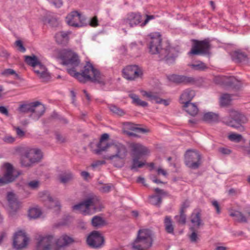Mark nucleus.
<instances>
[{
	"mask_svg": "<svg viewBox=\"0 0 250 250\" xmlns=\"http://www.w3.org/2000/svg\"><path fill=\"white\" fill-rule=\"evenodd\" d=\"M73 178L72 173L70 172H65L59 176L60 182L63 184H66L70 181Z\"/></svg>",
	"mask_w": 250,
	"mask_h": 250,
	"instance_id": "a19ab883",
	"label": "nucleus"
},
{
	"mask_svg": "<svg viewBox=\"0 0 250 250\" xmlns=\"http://www.w3.org/2000/svg\"><path fill=\"white\" fill-rule=\"evenodd\" d=\"M109 108L112 113L119 116H123L125 113L123 109L114 104L109 105Z\"/></svg>",
	"mask_w": 250,
	"mask_h": 250,
	"instance_id": "49530a36",
	"label": "nucleus"
},
{
	"mask_svg": "<svg viewBox=\"0 0 250 250\" xmlns=\"http://www.w3.org/2000/svg\"><path fill=\"white\" fill-rule=\"evenodd\" d=\"M232 99L229 94H224L220 98V104L221 106H226L230 104Z\"/></svg>",
	"mask_w": 250,
	"mask_h": 250,
	"instance_id": "58836bf2",
	"label": "nucleus"
},
{
	"mask_svg": "<svg viewBox=\"0 0 250 250\" xmlns=\"http://www.w3.org/2000/svg\"><path fill=\"white\" fill-rule=\"evenodd\" d=\"M44 22L45 23H48L52 27H58L59 25L58 20L55 17L47 16L44 19Z\"/></svg>",
	"mask_w": 250,
	"mask_h": 250,
	"instance_id": "79ce46f5",
	"label": "nucleus"
},
{
	"mask_svg": "<svg viewBox=\"0 0 250 250\" xmlns=\"http://www.w3.org/2000/svg\"><path fill=\"white\" fill-rule=\"evenodd\" d=\"M46 197L49 203L51 204H53L52 206L54 205V207L56 208V210H60L61 208L60 202L58 201L54 202L53 198L49 194H47Z\"/></svg>",
	"mask_w": 250,
	"mask_h": 250,
	"instance_id": "603ef678",
	"label": "nucleus"
},
{
	"mask_svg": "<svg viewBox=\"0 0 250 250\" xmlns=\"http://www.w3.org/2000/svg\"><path fill=\"white\" fill-rule=\"evenodd\" d=\"M154 234L148 229H140L137 232V237L132 243V248L134 250H147L152 247Z\"/></svg>",
	"mask_w": 250,
	"mask_h": 250,
	"instance_id": "7ed1b4c3",
	"label": "nucleus"
},
{
	"mask_svg": "<svg viewBox=\"0 0 250 250\" xmlns=\"http://www.w3.org/2000/svg\"><path fill=\"white\" fill-rule=\"evenodd\" d=\"M8 210L11 214L16 212L19 208V203L13 192H8L7 195Z\"/></svg>",
	"mask_w": 250,
	"mask_h": 250,
	"instance_id": "a211bd4d",
	"label": "nucleus"
},
{
	"mask_svg": "<svg viewBox=\"0 0 250 250\" xmlns=\"http://www.w3.org/2000/svg\"><path fill=\"white\" fill-rule=\"evenodd\" d=\"M73 241L72 238L66 234H63L55 241V244L58 248H61L68 246Z\"/></svg>",
	"mask_w": 250,
	"mask_h": 250,
	"instance_id": "b1692460",
	"label": "nucleus"
},
{
	"mask_svg": "<svg viewBox=\"0 0 250 250\" xmlns=\"http://www.w3.org/2000/svg\"><path fill=\"white\" fill-rule=\"evenodd\" d=\"M35 73L42 79L43 82H47L50 77L49 73L47 71V69L44 65L41 62L38 63L35 67L33 68Z\"/></svg>",
	"mask_w": 250,
	"mask_h": 250,
	"instance_id": "412c9836",
	"label": "nucleus"
},
{
	"mask_svg": "<svg viewBox=\"0 0 250 250\" xmlns=\"http://www.w3.org/2000/svg\"><path fill=\"white\" fill-rule=\"evenodd\" d=\"M142 21V16L138 12H130L127 14L126 17L124 19L125 25H128L130 27H133L141 24Z\"/></svg>",
	"mask_w": 250,
	"mask_h": 250,
	"instance_id": "ddd939ff",
	"label": "nucleus"
},
{
	"mask_svg": "<svg viewBox=\"0 0 250 250\" xmlns=\"http://www.w3.org/2000/svg\"><path fill=\"white\" fill-rule=\"evenodd\" d=\"M15 45L18 47V50L21 52H24L26 51V49L23 45L22 42L21 40L16 41L15 42Z\"/></svg>",
	"mask_w": 250,
	"mask_h": 250,
	"instance_id": "864d4df0",
	"label": "nucleus"
},
{
	"mask_svg": "<svg viewBox=\"0 0 250 250\" xmlns=\"http://www.w3.org/2000/svg\"><path fill=\"white\" fill-rule=\"evenodd\" d=\"M109 136L107 133H104L102 135L101 138L99 141L102 142H107V140L109 139Z\"/></svg>",
	"mask_w": 250,
	"mask_h": 250,
	"instance_id": "774afa93",
	"label": "nucleus"
},
{
	"mask_svg": "<svg viewBox=\"0 0 250 250\" xmlns=\"http://www.w3.org/2000/svg\"><path fill=\"white\" fill-rule=\"evenodd\" d=\"M111 188V184H106L104 185L101 188L102 191L103 192H108Z\"/></svg>",
	"mask_w": 250,
	"mask_h": 250,
	"instance_id": "680f3d73",
	"label": "nucleus"
},
{
	"mask_svg": "<svg viewBox=\"0 0 250 250\" xmlns=\"http://www.w3.org/2000/svg\"><path fill=\"white\" fill-rule=\"evenodd\" d=\"M154 191L158 195H152L150 197V203L155 206H160L162 203V197L160 195H165L167 192L158 188H155Z\"/></svg>",
	"mask_w": 250,
	"mask_h": 250,
	"instance_id": "393cba45",
	"label": "nucleus"
},
{
	"mask_svg": "<svg viewBox=\"0 0 250 250\" xmlns=\"http://www.w3.org/2000/svg\"><path fill=\"white\" fill-rule=\"evenodd\" d=\"M189 205L187 202H185L182 205L180 211L185 213L186 209L188 207Z\"/></svg>",
	"mask_w": 250,
	"mask_h": 250,
	"instance_id": "338daca9",
	"label": "nucleus"
},
{
	"mask_svg": "<svg viewBox=\"0 0 250 250\" xmlns=\"http://www.w3.org/2000/svg\"><path fill=\"white\" fill-rule=\"evenodd\" d=\"M53 239V236L50 235L43 237L38 243L37 250H50Z\"/></svg>",
	"mask_w": 250,
	"mask_h": 250,
	"instance_id": "4be33fe9",
	"label": "nucleus"
},
{
	"mask_svg": "<svg viewBox=\"0 0 250 250\" xmlns=\"http://www.w3.org/2000/svg\"><path fill=\"white\" fill-rule=\"evenodd\" d=\"M212 205L215 208L217 213L219 214L220 213L221 211H220V205H219L218 202L216 200H214V201H212Z\"/></svg>",
	"mask_w": 250,
	"mask_h": 250,
	"instance_id": "052dcab7",
	"label": "nucleus"
},
{
	"mask_svg": "<svg viewBox=\"0 0 250 250\" xmlns=\"http://www.w3.org/2000/svg\"><path fill=\"white\" fill-rule=\"evenodd\" d=\"M219 119V115L212 112L205 113L203 117V120L204 121L210 124L218 122Z\"/></svg>",
	"mask_w": 250,
	"mask_h": 250,
	"instance_id": "c85d7f7f",
	"label": "nucleus"
},
{
	"mask_svg": "<svg viewBox=\"0 0 250 250\" xmlns=\"http://www.w3.org/2000/svg\"><path fill=\"white\" fill-rule=\"evenodd\" d=\"M183 104H184L183 107L185 110L189 115L195 116L198 113V108L195 104L188 102Z\"/></svg>",
	"mask_w": 250,
	"mask_h": 250,
	"instance_id": "c756f323",
	"label": "nucleus"
},
{
	"mask_svg": "<svg viewBox=\"0 0 250 250\" xmlns=\"http://www.w3.org/2000/svg\"><path fill=\"white\" fill-rule=\"evenodd\" d=\"M190 221L193 224V226L196 229L199 228L201 226H203L204 223L201 219V210L199 209L194 210L190 216Z\"/></svg>",
	"mask_w": 250,
	"mask_h": 250,
	"instance_id": "5701e85b",
	"label": "nucleus"
},
{
	"mask_svg": "<svg viewBox=\"0 0 250 250\" xmlns=\"http://www.w3.org/2000/svg\"><path fill=\"white\" fill-rule=\"evenodd\" d=\"M164 225L166 231L170 234L173 233L174 228L172 224V220L170 216H166L164 220Z\"/></svg>",
	"mask_w": 250,
	"mask_h": 250,
	"instance_id": "c9c22d12",
	"label": "nucleus"
},
{
	"mask_svg": "<svg viewBox=\"0 0 250 250\" xmlns=\"http://www.w3.org/2000/svg\"><path fill=\"white\" fill-rule=\"evenodd\" d=\"M219 151L223 154H229L231 153L230 149L224 147L220 148Z\"/></svg>",
	"mask_w": 250,
	"mask_h": 250,
	"instance_id": "0e129e2a",
	"label": "nucleus"
},
{
	"mask_svg": "<svg viewBox=\"0 0 250 250\" xmlns=\"http://www.w3.org/2000/svg\"><path fill=\"white\" fill-rule=\"evenodd\" d=\"M91 223L94 227H100L106 225L105 221L101 217L99 216H94L91 220Z\"/></svg>",
	"mask_w": 250,
	"mask_h": 250,
	"instance_id": "e433bc0d",
	"label": "nucleus"
},
{
	"mask_svg": "<svg viewBox=\"0 0 250 250\" xmlns=\"http://www.w3.org/2000/svg\"><path fill=\"white\" fill-rule=\"evenodd\" d=\"M4 166L6 171L3 177L8 183L13 181L16 177L13 175V167L12 165L9 163H6Z\"/></svg>",
	"mask_w": 250,
	"mask_h": 250,
	"instance_id": "cd10ccee",
	"label": "nucleus"
},
{
	"mask_svg": "<svg viewBox=\"0 0 250 250\" xmlns=\"http://www.w3.org/2000/svg\"><path fill=\"white\" fill-rule=\"evenodd\" d=\"M31 116L35 120H38L44 113L45 108L43 104L39 101L33 102Z\"/></svg>",
	"mask_w": 250,
	"mask_h": 250,
	"instance_id": "6ab92c4d",
	"label": "nucleus"
},
{
	"mask_svg": "<svg viewBox=\"0 0 250 250\" xmlns=\"http://www.w3.org/2000/svg\"><path fill=\"white\" fill-rule=\"evenodd\" d=\"M146 19L145 20V21L143 22H142V23H141V24H140V26H141V27L145 26L147 24V23L149 22V21L150 20H153L155 18V16L153 15H146Z\"/></svg>",
	"mask_w": 250,
	"mask_h": 250,
	"instance_id": "13d9d810",
	"label": "nucleus"
},
{
	"mask_svg": "<svg viewBox=\"0 0 250 250\" xmlns=\"http://www.w3.org/2000/svg\"><path fill=\"white\" fill-rule=\"evenodd\" d=\"M222 83L227 86L235 90H240L243 86V83L234 77L224 78Z\"/></svg>",
	"mask_w": 250,
	"mask_h": 250,
	"instance_id": "aec40b11",
	"label": "nucleus"
},
{
	"mask_svg": "<svg viewBox=\"0 0 250 250\" xmlns=\"http://www.w3.org/2000/svg\"><path fill=\"white\" fill-rule=\"evenodd\" d=\"M90 25L92 26L95 27L98 25V19L96 17H94L90 21Z\"/></svg>",
	"mask_w": 250,
	"mask_h": 250,
	"instance_id": "e2e57ef3",
	"label": "nucleus"
},
{
	"mask_svg": "<svg viewBox=\"0 0 250 250\" xmlns=\"http://www.w3.org/2000/svg\"><path fill=\"white\" fill-rule=\"evenodd\" d=\"M93 206H94L93 199L89 198L78 204L75 205L72 207V209L74 210L82 212L85 215L88 213L90 207Z\"/></svg>",
	"mask_w": 250,
	"mask_h": 250,
	"instance_id": "dca6fc26",
	"label": "nucleus"
},
{
	"mask_svg": "<svg viewBox=\"0 0 250 250\" xmlns=\"http://www.w3.org/2000/svg\"><path fill=\"white\" fill-rule=\"evenodd\" d=\"M144 95L147 97L150 101L154 102L157 104H160V100L161 98L156 93H153L152 92H145Z\"/></svg>",
	"mask_w": 250,
	"mask_h": 250,
	"instance_id": "37998d69",
	"label": "nucleus"
},
{
	"mask_svg": "<svg viewBox=\"0 0 250 250\" xmlns=\"http://www.w3.org/2000/svg\"><path fill=\"white\" fill-rule=\"evenodd\" d=\"M201 155L195 150H188L185 154V164L191 169H197L201 164Z\"/></svg>",
	"mask_w": 250,
	"mask_h": 250,
	"instance_id": "6e6552de",
	"label": "nucleus"
},
{
	"mask_svg": "<svg viewBox=\"0 0 250 250\" xmlns=\"http://www.w3.org/2000/svg\"><path fill=\"white\" fill-rule=\"evenodd\" d=\"M169 81L176 84H194L196 82V79L192 77H188L185 75L172 74L167 77Z\"/></svg>",
	"mask_w": 250,
	"mask_h": 250,
	"instance_id": "4468645a",
	"label": "nucleus"
},
{
	"mask_svg": "<svg viewBox=\"0 0 250 250\" xmlns=\"http://www.w3.org/2000/svg\"><path fill=\"white\" fill-rule=\"evenodd\" d=\"M174 218L179 224L185 225L186 223L187 216L184 212L180 211V215H176Z\"/></svg>",
	"mask_w": 250,
	"mask_h": 250,
	"instance_id": "a18cd8bd",
	"label": "nucleus"
},
{
	"mask_svg": "<svg viewBox=\"0 0 250 250\" xmlns=\"http://www.w3.org/2000/svg\"><path fill=\"white\" fill-rule=\"evenodd\" d=\"M3 141L7 143H12L15 141V139L11 136H6L3 138Z\"/></svg>",
	"mask_w": 250,
	"mask_h": 250,
	"instance_id": "69168bd1",
	"label": "nucleus"
},
{
	"mask_svg": "<svg viewBox=\"0 0 250 250\" xmlns=\"http://www.w3.org/2000/svg\"><path fill=\"white\" fill-rule=\"evenodd\" d=\"M21 164L22 167H30L33 165L29 158H26L25 157L24 154L21 160Z\"/></svg>",
	"mask_w": 250,
	"mask_h": 250,
	"instance_id": "8fccbe9b",
	"label": "nucleus"
},
{
	"mask_svg": "<svg viewBox=\"0 0 250 250\" xmlns=\"http://www.w3.org/2000/svg\"><path fill=\"white\" fill-rule=\"evenodd\" d=\"M123 76L126 80L134 81L140 78L143 74L141 67L137 65L126 66L122 70Z\"/></svg>",
	"mask_w": 250,
	"mask_h": 250,
	"instance_id": "1a4fd4ad",
	"label": "nucleus"
},
{
	"mask_svg": "<svg viewBox=\"0 0 250 250\" xmlns=\"http://www.w3.org/2000/svg\"><path fill=\"white\" fill-rule=\"evenodd\" d=\"M29 238L26 235L25 232L19 230L13 236V248L17 250H21L26 247Z\"/></svg>",
	"mask_w": 250,
	"mask_h": 250,
	"instance_id": "9b49d317",
	"label": "nucleus"
},
{
	"mask_svg": "<svg viewBox=\"0 0 250 250\" xmlns=\"http://www.w3.org/2000/svg\"><path fill=\"white\" fill-rule=\"evenodd\" d=\"M55 38L57 43L62 45H66L69 41L68 34L63 31L57 33Z\"/></svg>",
	"mask_w": 250,
	"mask_h": 250,
	"instance_id": "bb28decb",
	"label": "nucleus"
},
{
	"mask_svg": "<svg viewBox=\"0 0 250 250\" xmlns=\"http://www.w3.org/2000/svg\"><path fill=\"white\" fill-rule=\"evenodd\" d=\"M129 97L132 100V103L136 105L142 107H146L148 105L147 103L140 100L139 96L135 94H130Z\"/></svg>",
	"mask_w": 250,
	"mask_h": 250,
	"instance_id": "72a5a7b5",
	"label": "nucleus"
},
{
	"mask_svg": "<svg viewBox=\"0 0 250 250\" xmlns=\"http://www.w3.org/2000/svg\"><path fill=\"white\" fill-rule=\"evenodd\" d=\"M248 119L243 114L235 110L230 111L229 116L224 117L222 122L225 125L235 128L244 129L242 124L247 123Z\"/></svg>",
	"mask_w": 250,
	"mask_h": 250,
	"instance_id": "423d86ee",
	"label": "nucleus"
},
{
	"mask_svg": "<svg viewBox=\"0 0 250 250\" xmlns=\"http://www.w3.org/2000/svg\"><path fill=\"white\" fill-rule=\"evenodd\" d=\"M189 66L194 70L198 71H204L208 68L207 65L201 61H196L191 64Z\"/></svg>",
	"mask_w": 250,
	"mask_h": 250,
	"instance_id": "ea45409f",
	"label": "nucleus"
},
{
	"mask_svg": "<svg viewBox=\"0 0 250 250\" xmlns=\"http://www.w3.org/2000/svg\"><path fill=\"white\" fill-rule=\"evenodd\" d=\"M80 83H84L88 81L97 83L101 86L105 84V76L98 69L95 68L89 62H87L83 67V70L79 75Z\"/></svg>",
	"mask_w": 250,
	"mask_h": 250,
	"instance_id": "f03ea898",
	"label": "nucleus"
},
{
	"mask_svg": "<svg viewBox=\"0 0 250 250\" xmlns=\"http://www.w3.org/2000/svg\"><path fill=\"white\" fill-rule=\"evenodd\" d=\"M196 229L194 227H191L190 230L192 231L191 234L189 235V239L191 242H196L198 239L197 234L196 232Z\"/></svg>",
	"mask_w": 250,
	"mask_h": 250,
	"instance_id": "3c124183",
	"label": "nucleus"
},
{
	"mask_svg": "<svg viewBox=\"0 0 250 250\" xmlns=\"http://www.w3.org/2000/svg\"><path fill=\"white\" fill-rule=\"evenodd\" d=\"M32 105L33 102L21 104L19 107L18 111L22 113H31Z\"/></svg>",
	"mask_w": 250,
	"mask_h": 250,
	"instance_id": "4c0bfd02",
	"label": "nucleus"
},
{
	"mask_svg": "<svg viewBox=\"0 0 250 250\" xmlns=\"http://www.w3.org/2000/svg\"><path fill=\"white\" fill-rule=\"evenodd\" d=\"M162 39L160 35L156 37L151 36L149 42L148 48L152 54H159L161 60H164L168 64L173 63L177 57V52L174 48L167 47L166 49L161 47Z\"/></svg>",
	"mask_w": 250,
	"mask_h": 250,
	"instance_id": "f257e3e1",
	"label": "nucleus"
},
{
	"mask_svg": "<svg viewBox=\"0 0 250 250\" xmlns=\"http://www.w3.org/2000/svg\"><path fill=\"white\" fill-rule=\"evenodd\" d=\"M232 60L236 62L239 63L247 61V55L241 52L235 51L231 56Z\"/></svg>",
	"mask_w": 250,
	"mask_h": 250,
	"instance_id": "473e14b6",
	"label": "nucleus"
},
{
	"mask_svg": "<svg viewBox=\"0 0 250 250\" xmlns=\"http://www.w3.org/2000/svg\"><path fill=\"white\" fill-rule=\"evenodd\" d=\"M82 16L78 11H73L66 17V22L70 26L73 27H81L83 24L81 22Z\"/></svg>",
	"mask_w": 250,
	"mask_h": 250,
	"instance_id": "2eb2a0df",
	"label": "nucleus"
},
{
	"mask_svg": "<svg viewBox=\"0 0 250 250\" xmlns=\"http://www.w3.org/2000/svg\"><path fill=\"white\" fill-rule=\"evenodd\" d=\"M228 139L235 143H239L243 139V137L241 134L232 133L228 136Z\"/></svg>",
	"mask_w": 250,
	"mask_h": 250,
	"instance_id": "de8ad7c7",
	"label": "nucleus"
},
{
	"mask_svg": "<svg viewBox=\"0 0 250 250\" xmlns=\"http://www.w3.org/2000/svg\"><path fill=\"white\" fill-rule=\"evenodd\" d=\"M27 186L31 189H36L39 187V182L36 180L31 181L27 184Z\"/></svg>",
	"mask_w": 250,
	"mask_h": 250,
	"instance_id": "6e6d98bb",
	"label": "nucleus"
},
{
	"mask_svg": "<svg viewBox=\"0 0 250 250\" xmlns=\"http://www.w3.org/2000/svg\"><path fill=\"white\" fill-rule=\"evenodd\" d=\"M130 129L133 131H136V132H137L139 133H146L149 132L148 129H146L144 128L138 127H136L135 126H131Z\"/></svg>",
	"mask_w": 250,
	"mask_h": 250,
	"instance_id": "5fc2aeb1",
	"label": "nucleus"
},
{
	"mask_svg": "<svg viewBox=\"0 0 250 250\" xmlns=\"http://www.w3.org/2000/svg\"><path fill=\"white\" fill-rule=\"evenodd\" d=\"M129 148L131 151L132 161L130 168L131 170L137 171L138 168L143 167L146 165V163L139 161L140 159L149 153V149L141 144L131 143L130 144Z\"/></svg>",
	"mask_w": 250,
	"mask_h": 250,
	"instance_id": "20e7f679",
	"label": "nucleus"
},
{
	"mask_svg": "<svg viewBox=\"0 0 250 250\" xmlns=\"http://www.w3.org/2000/svg\"><path fill=\"white\" fill-rule=\"evenodd\" d=\"M104 237L98 231H93L87 237L86 243L92 249H98L104 244Z\"/></svg>",
	"mask_w": 250,
	"mask_h": 250,
	"instance_id": "9d476101",
	"label": "nucleus"
},
{
	"mask_svg": "<svg viewBox=\"0 0 250 250\" xmlns=\"http://www.w3.org/2000/svg\"><path fill=\"white\" fill-rule=\"evenodd\" d=\"M112 147L115 153L111 155H106L104 159L110 160L116 167H122L128 151L126 147L121 143L112 144Z\"/></svg>",
	"mask_w": 250,
	"mask_h": 250,
	"instance_id": "39448f33",
	"label": "nucleus"
},
{
	"mask_svg": "<svg viewBox=\"0 0 250 250\" xmlns=\"http://www.w3.org/2000/svg\"><path fill=\"white\" fill-rule=\"evenodd\" d=\"M51 3L53 4L56 7H60L62 5V0H48Z\"/></svg>",
	"mask_w": 250,
	"mask_h": 250,
	"instance_id": "bf43d9fd",
	"label": "nucleus"
},
{
	"mask_svg": "<svg viewBox=\"0 0 250 250\" xmlns=\"http://www.w3.org/2000/svg\"><path fill=\"white\" fill-rule=\"evenodd\" d=\"M41 214L42 211L41 209L36 208L30 209L28 212L29 217L33 219L39 217Z\"/></svg>",
	"mask_w": 250,
	"mask_h": 250,
	"instance_id": "c03bdc74",
	"label": "nucleus"
},
{
	"mask_svg": "<svg viewBox=\"0 0 250 250\" xmlns=\"http://www.w3.org/2000/svg\"><path fill=\"white\" fill-rule=\"evenodd\" d=\"M24 156L29 158L32 164L40 162L42 158L41 151L38 148L27 149L24 152Z\"/></svg>",
	"mask_w": 250,
	"mask_h": 250,
	"instance_id": "f3484780",
	"label": "nucleus"
},
{
	"mask_svg": "<svg viewBox=\"0 0 250 250\" xmlns=\"http://www.w3.org/2000/svg\"><path fill=\"white\" fill-rule=\"evenodd\" d=\"M195 96V92L194 90L189 89L185 90L181 94L180 98L181 104L190 103Z\"/></svg>",
	"mask_w": 250,
	"mask_h": 250,
	"instance_id": "a878e982",
	"label": "nucleus"
},
{
	"mask_svg": "<svg viewBox=\"0 0 250 250\" xmlns=\"http://www.w3.org/2000/svg\"><path fill=\"white\" fill-rule=\"evenodd\" d=\"M63 64L70 66H78L80 60L78 55L71 51H66L62 57Z\"/></svg>",
	"mask_w": 250,
	"mask_h": 250,
	"instance_id": "f8f14e48",
	"label": "nucleus"
},
{
	"mask_svg": "<svg viewBox=\"0 0 250 250\" xmlns=\"http://www.w3.org/2000/svg\"><path fill=\"white\" fill-rule=\"evenodd\" d=\"M24 61L29 65L32 66L33 68L35 67L37 65L41 62L38 60L37 56L35 55L31 56H25Z\"/></svg>",
	"mask_w": 250,
	"mask_h": 250,
	"instance_id": "f704fd0d",
	"label": "nucleus"
},
{
	"mask_svg": "<svg viewBox=\"0 0 250 250\" xmlns=\"http://www.w3.org/2000/svg\"><path fill=\"white\" fill-rule=\"evenodd\" d=\"M193 42L189 54L198 55H207L209 54L210 49V44L208 40L205 39L203 41H198L193 39L192 40Z\"/></svg>",
	"mask_w": 250,
	"mask_h": 250,
	"instance_id": "0eeeda50",
	"label": "nucleus"
},
{
	"mask_svg": "<svg viewBox=\"0 0 250 250\" xmlns=\"http://www.w3.org/2000/svg\"><path fill=\"white\" fill-rule=\"evenodd\" d=\"M1 74L2 75L6 77H8L10 75H12L14 74L17 75V74L16 73V72L13 69L10 68L5 69L1 72Z\"/></svg>",
	"mask_w": 250,
	"mask_h": 250,
	"instance_id": "4d7b16f0",
	"label": "nucleus"
},
{
	"mask_svg": "<svg viewBox=\"0 0 250 250\" xmlns=\"http://www.w3.org/2000/svg\"><path fill=\"white\" fill-rule=\"evenodd\" d=\"M76 67V66H70V67L67 68V71L71 76L76 78L80 82L81 79L79 78V75H80L81 73L76 71L75 69Z\"/></svg>",
	"mask_w": 250,
	"mask_h": 250,
	"instance_id": "09e8293b",
	"label": "nucleus"
},
{
	"mask_svg": "<svg viewBox=\"0 0 250 250\" xmlns=\"http://www.w3.org/2000/svg\"><path fill=\"white\" fill-rule=\"evenodd\" d=\"M229 215L232 217H234L235 221L241 223L247 222L246 217L240 211L234 210L229 213Z\"/></svg>",
	"mask_w": 250,
	"mask_h": 250,
	"instance_id": "7c9ffc66",
	"label": "nucleus"
},
{
	"mask_svg": "<svg viewBox=\"0 0 250 250\" xmlns=\"http://www.w3.org/2000/svg\"><path fill=\"white\" fill-rule=\"evenodd\" d=\"M112 145L107 142L99 141L97 144V148L94 150V152L96 154H100L102 151H106L109 147H112Z\"/></svg>",
	"mask_w": 250,
	"mask_h": 250,
	"instance_id": "2f4dec72",
	"label": "nucleus"
}]
</instances>
